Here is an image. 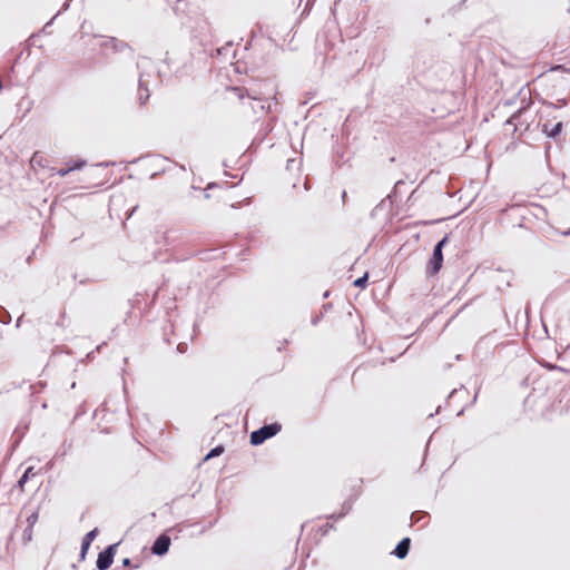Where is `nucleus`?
Returning <instances> with one entry per match:
<instances>
[{"mask_svg": "<svg viewBox=\"0 0 570 570\" xmlns=\"http://www.w3.org/2000/svg\"><path fill=\"white\" fill-rule=\"evenodd\" d=\"M70 171L69 169V166L67 165V167L65 168H60L58 169L57 174L60 176V177H66Z\"/></svg>", "mask_w": 570, "mask_h": 570, "instance_id": "obj_22", "label": "nucleus"}, {"mask_svg": "<svg viewBox=\"0 0 570 570\" xmlns=\"http://www.w3.org/2000/svg\"><path fill=\"white\" fill-rule=\"evenodd\" d=\"M367 282H368V273L365 272L362 276L357 277L354 282H353V285L355 287H358V288H365L366 285H367Z\"/></svg>", "mask_w": 570, "mask_h": 570, "instance_id": "obj_14", "label": "nucleus"}, {"mask_svg": "<svg viewBox=\"0 0 570 570\" xmlns=\"http://www.w3.org/2000/svg\"><path fill=\"white\" fill-rule=\"evenodd\" d=\"M119 544L120 542L109 544L98 553L96 561V568L98 570H107L111 567Z\"/></svg>", "mask_w": 570, "mask_h": 570, "instance_id": "obj_3", "label": "nucleus"}, {"mask_svg": "<svg viewBox=\"0 0 570 570\" xmlns=\"http://www.w3.org/2000/svg\"><path fill=\"white\" fill-rule=\"evenodd\" d=\"M108 165H109V163H100L98 166L107 167Z\"/></svg>", "mask_w": 570, "mask_h": 570, "instance_id": "obj_35", "label": "nucleus"}, {"mask_svg": "<svg viewBox=\"0 0 570 570\" xmlns=\"http://www.w3.org/2000/svg\"><path fill=\"white\" fill-rule=\"evenodd\" d=\"M2 232H3V227H0V236L2 235Z\"/></svg>", "mask_w": 570, "mask_h": 570, "instance_id": "obj_42", "label": "nucleus"}, {"mask_svg": "<svg viewBox=\"0 0 570 570\" xmlns=\"http://www.w3.org/2000/svg\"><path fill=\"white\" fill-rule=\"evenodd\" d=\"M28 480H29V479H28V474H22V475L20 476V479L18 480L17 485H18L20 489H22V488L24 487V484L28 482Z\"/></svg>", "mask_w": 570, "mask_h": 570, "instance_id": "obj_20", "label": "nucleus"}, {"mask_svg": "<svg viewBox=\"0 0 570 570\" xmlns=\"http://www.w3.org/2000/svg\"><path fill=\"white\" fill-rule=\"evenodd\" d=\"M527 107H520L515 112H513L511 115V117L505 121V125L507 126H512L513 127V132L517 131L518 129V125H522V122L520 121V118H521V115L527 110Z\"/></svg>", "mask_w": 570, "mask_h": 570, "instance_id": "obj_10", "label": "nucleus"}, {"mask_svg": "<svg viewBox=\"0 0 570 570\" xmlns=\"http://www.w3.org/2000/svg\"><path fill=\"white\" fill-rule=\"evenodd\" d=\"M137 208H138V206L136 205L130 210H128L126 214V218L129 219L134 215V213L137 210Z\"/></svg>", "mask_w": 570, "mask_h": 570, "instance_id": "obj_27", "label": "nucleus"}, {"mask_svg": "<svg viewBox=\"0 0 570 570\" xmlns=\"http://www.w3.org/2000/svg\"><path fill=\"white\" fill-rule=\"evenodd\" d=\"M63 317H65V313H62V314H61V316H60V318H61V320L57 321V325H58V326H61V325H62V320H63Z\"/></svg>", "mask_w": 570, "mask_h": 570, "instance_id": "obj_32", "label": "nucleus"}, {"mask_svg": "<svg viewBox=\"0 0 570 570\" xmlns=\"http://www.w3.org/2000/svg\"><path fill=\"white\" fill-rule=\"evenodd\" d=\"M60 13V11L43 27V30H46L49 26H51L53 19Z\"/></svg>", "mask_w": 570, "mask_h": 570, "instance_id": "obj_31", "label": "nucleus"}, {"mask_svg": "<svg viewBox=\"0 0 570 570\" xmlns=\"http://www.w3.org/2000/svg\"><path fill=\"white\" fill-rule=\"evenodd\" d=\"M170 535L166 531L163 532L155 539L151 546V553L159 557L165 556L170 548Z\"/></svg>", "mask_w": 570, "mask_h": 570, "instance_id": "obj_5", "label": "nucleus"}, {"mask_svg": "<svg viewBox=\"0 0 570 570\" xmlns=\"http://www.w3.org/2000/svg\"><path fill=\"white\" fill-rule=\"evenodd\" d=\"M37 520H38V512H33V513H31V514L28 517V520H27V521H28V523H29L30 525H32V524H35V523H36V521H37Z\"/></svg>", "mask_w": 570, "mask_h": 570, "instance_id": "obj_23", "label": "nucleus"}, {"mask_svg": "<svg viewBox=\"0 0 570 570\" xmlns=\"http://www.w3.org/2000/svg\"><path fill=\"white\" fill-rule=\"evenodd\" d=\"M22 318H23V315H21L20 317H18V320L16 321V327H17V328H19V327L21 326Z\"/></svg>", "mask_w": 570, "mask_h": 570, "instance_id": "obj_29", "label": "nucleus"}, {"mask_svg": "<svg viewBox=\"0 0 570 570\" xmlns=\"http://www.w3.org/2000/svg\"><path fill=\"white\" fill-rule=\"evenodd\" d=\"M33 470L35 465H29V468L23 472V474H28V479H30L31 476L37 474V472H35Z\"/></svg>", "mask_w": 570, "mask_h": 570, "instance_id": "obj_24", "label": "nucleus"}, {"mask_svg": "<svg viewBox=\"0 0 570 570\" xmlns=\"http://www.w3.org/2000/svg\"><path fill=\"white\" fill-rule=\"evenodd\" d=\"M100 48L111 50L114 53H125L130 60L134 59L132 47L116 37H104V40L100 42Z\"/></svg>", "mask_w": 570, "mask_h": 570, "instance_id": "obj_2", "label": "nucleus"}, {"mask_svg": "<svg viewBox=\"0 0 570 570\" xmlns=\"http://www.w3.org/2000/svg\"><path fill=\"white\" fill-rule=\"evenodd\" d=\"M282 430V424L278 422H273L268 424H264L263 426L254 430L249 435V442L252 445H261L268 439L275 436Z\"/></svg>", "mask_w": 570, "mask_h": 570, "instance_id": "obj_1", "label": "nucleus"}, {"mask_svg": "<svg viewBox=\"0 0 570 570\" xmlns=\"http://www.w3.org/2000/svg\"><path fill=\"white\" fill-rule=\"evenodd\" d=\"M10 322H11V314L3 306H0V323L7 325Z\"/></svg>", "mask_w": 570, "mask_h": 570, "instance_id": "obj_15", "label": "nucleus"}, {"mask_svg": "<svg viewBox=\"0 0 570 570\" xmlns=\"http://www.w3.org/2000/svg\"><path fill=\"white\" fill-rule=\"evenodd\" d=\"M186 348H187V344H185V343H179V344L177 345V351H178L179 353H184V352L186 351Z\"/></svg>", "mask_w": 570, "mask_h": 570, "instance_id": "obj_26", "label": "nucleus"}, {"mask_svg": "<svg viewBox=\"0 0 570 570\" xmlns=\"http://www.w3.org/2000/svg\"><path fill=\"white\" fill-rule=\"evenodd\" d=\"M122 566L124 567H130L131 566V560L129 558L122 559Z\"/></svg>", "mask_w": 570, "mask_h": 570, "instance_id": "obj_28", "label": "nucleus"}, {"mask_svg": "<svg viewBox=\"0 0 570 570\" xmlns=\"http://www.w3.org/2000/svg\"><path fill=\"white\" fill-rule=\"evenodd\" d=\"M225 451V446L223 444H218L216 446H214L213 449H210L204 456L203 459L200 460L199 463H206L207 461L214 459V458H217L219 455H222Z\"/></svg>", "mask_w": 570, "mask_h": 570, "instance_id": "obj_11", "label": "nucleus"}, {"mask_svg": "<svg viewBox=\"0 0 570 570\" xmlns=\"http://www.w3.org/2000/svg\"><path fill=\"white\" fill-rule=\"evenodd\" d=\"M328 295H330V294H328V292H325V293H324V297H325V298H326V297H328Z\"/></svg>", "mask_w": 570, "mask_h": 570, "instance_id": "obj_40", "label": "nucleus"}, {"mask_svg": "<svg viewBox=\"0 0 570 570\" xmlns=\"http://www.w3.org/2000/svg\"><path fill=\"white\" fill-rule=\"evenodd\" d=\"M563 129V124L561 121H558L552 126V128H549L548 124H544L542 127V132L551 139H556L560 136Z\"/></svg>", "mask_w": 570, "mask_h": 570, "instance_id": "obj_9", "label": "nucleus"}, {"mask_svg": "<svg viewBox=\"0 0 570 570\" xmlns=\"http://www.w3.org/2000/svg\"><path fill=\"white\" fill-rule=\"evenodd\" d=\"M321 318H322V315H318V316L314 317V318L312 320V324H313V325H316V324L320 322V320H321Z\"/></svg>", "mask_w": 570, "mask_h": 570, "instance_id": "obj_30", "label": "nucleus"}, {"mask_svg": "<svg viewBox=\"0 0 570 570\" xmlns=\"http://www.w3.org/2000/svg\"><path fill=\"white\" fill-rule=\"evenodd\" d=\"M411 549V538L405 537L399 541L394 550L391 552L394 557L400 560L405 559L409 556Z\"/></svg>", "mask_w": 570, "mask_h": 570, "instance_id": "obj_7", "label": "nucleus"}, {"mask_svg": "<svg viewBox=\"0 0 570 570\" xmlns=\"http://www.w3.org/2000/svg\"><path fill=\"white\" fill-rule=\"evenodd\" d=\"M166 532L167 533H174L175 538L177 539L178 535L183 532L181 524H176V525L169 528L168 530H166Z\"/></svg>", "mask_w": 570, "mask_h": 570, "instance_id": "obj_19", "label": "nucleus"}, {"mask_svg": "<svg viewBox=\"0 0 570 570\" xmlns=\"http://www.w3.org/2000/svg\"><path fill=\"white\" fill-rule=\"evenodd\" d=\"M563 235H564V236L570 235V230L563 232Z\"/></svg>", "mask_w": 570, "mask_h": 570, "instance_id": "obj_38", "label": "nucleus"}, {"mask_svg": "<svg viewBox=\"0 0 570 570\" xmlns=\"http://www.w3.org/2000/svg\"><path fill=\"white\" fill-rule=\"evenodd\" d=\"M86 160L85 159H75V160H70L67 163V165L69 166V169L70 171H75V170H80L82 169L85 166H86Z\"/></svg>", "mask_w": 570, "mask_h": 570, "instance_id": "obj_13", "label": "nucleus"}, {"mask_svg": "<svg viewBox=\"0 0 570 570\" xmlns=\"http://www.w3.org/2000/svg\"><path fill=\"white\" fill-rule=\"evenodd\" d=\"M145 88H148L146 82L142 80V77L139 78V82H138V91H145Z\"/></svg>", "mask_w": 570, "mask_h": 570, "instance_id": "obj_25", "label": "nucleus"}, {"mask_svg": "<svg viewBox=\"0 0 570 570\" xmlns=\"http://www.w3.org/2000/svg\"><path fill=\"white\" fill-rule=\"evenodd\" d=\"M449 243V235L445 234L440 240L436 242V244L434 245V247H439V249L441 252H443L444 247L448 245Z\"/></svg>", "mask_w": 570, "mask_h": 570, "instance_id": "obj_18", "label": "nucleus"}, {"mask_svg": "<svg viewBox=\"0 0 570 570\" xmlns=\"http://www.w3.org/2000/svg\"><path fill=\"white\" fill-rule=\"evenodd\" d=\"M429 518V513L425 511H414L411 514V524L419 523L423 521L424 519Z\"/></svg>", "mask_w": 570, "mask_h": 570, "instance_id": "obj_12", "label": "nucleus"}, {"mask_svg": "<svg viewBox=\"0 0 570 570\" xmlns=\"http://www.w3.org/2000/svg\"><path fill=\"white\" fill-rule=\"evenodd\" d=\"M443 252H441L439 247H433L432 255L426 264V276H435L441 271L443 266Z\"/></svg>", "mask_w": 570, "mask_h": 570, "instance_id": "obj_4", "label": "nucleus"}, {"mask_svg": "<svg viewBox=\"0 0 570 570\" xmlns=\"http://www.w3.org/2000/svg\"><path fill=\"white\" fill-rule=\"evenodd\" d=\"M463 409L459 411L458 415H461L463 413Z\"/></svg>", "mask_w": 570, "mask_h": 570, "instance_id": "obj_41", "label": "nucleus"}, {"mask_svg": "<svg viewBox=\"0 0 570 570\" xmlns=\"http://www.w3.org/2000/svg\"><path fill=\"white\" fill-rule=\"evenodd\" d=\"M98 533H99L98 528H95L85 534V537L81 540V547H80V553H79L80 560H85L87 552H88L92 541L98 535Z\"/></svg>", "mask_w": 570, "mask_h": 570, "instance_id": "obj_6", "label": "nucleus"}, {"mask_svg": "<svg viewBox=\"0 0 570 570\" xmlns=\"http://www.w3.org/2000/svg\"><path fill=\"white\" fill-rule=\"evenodd\" d=\"M69 1H70V0H67V1L65 2V4L62 6V10H67V9L69 8Z\"/></svg>", "mask_w": 570, "mask_h": 570, "instance_id": "obj_33", "label": "nucleus"}, {"mask_svg": "<svg viewBox=\"0 0 570 570\" xmlns=\"http://www.w3.org/2000/svg\"><path fill=\"white\" fill-rule=\"evenodd\" d=\"M293 161H294L293 159H288L287 167L289 166V163H293Z\"/></svg>", "mask_w": 570, "mask_h": 570, "instance_id": "obj_39", "label": "nucleus"}, {"mask_svg": "<svg viewBox=\"0 0 570 570\" xmlns=\"http://www.w3.org/2000/svg\"><path fill=\"white\" fill-rule=\"evenodd\" d=\"M215 523H216V520H214V521L209 522L208 528L213 527Z\"/></svg>", "mask_w": 570, "mask_h": 570, "instance_id": "obj_36", "label": "nucleus"}, {"mask_svg": "<svg viewBox=\"0 0 570 570\" xmlns=\"http://www.w3.org/2000/svg\"><path fill=\"white\" fill-rule=\"evenodd\" d=\"M355 501V497H350L348 499H346L343 504H342V510L340 513H333L331 515H328L327 518L328 519H332V520H340L342 518H344L353 508V503Z\"/></svg>", "mask_w": 570, "mask_h": 570, "instance_id": "obj_8", "label": "nucleus"}, {"mask_svg": "<svg viewBox=\"0 0 570 570\" xmlns=\"http://www.w3.org/2000/svg\"><path fill=\"white\" fill-rule=\"evenodd\" d=\"M331 529H334V525L331 523H326L325 525L320 528V530L322 531V535H326Z\"/></svg>", "mask_w": 570, "mask_h": 570, "instance_id": "obj_21", "label": "nucleus"}, {"mask_svg": "<svg viewBox=\"0 0 570 570\" xmlns=\"http://www.w3.org/2000/svg\"><path fill=\"white\" fill-rule=\"evenodd\" d=\"M345 197H346V191L344 190V191L342 193V198L344 199Z\"/></svg>", "mask_w": 570, "mask_h": 570, "instance_id": "obj_37", "label": "nucleus"}, {"mask_svg": "<svg viewBox=\"0 0 570 570\" xmlns=\"http://www.w3.org/2000/svg\"><path fill=\"white\" fill-rule=\"evenodd\" d=\"M12 438L13 442L11 444V448L13 449L20 443L21 439L23 438V431H21L20 428H17L12 434Z\"/></svg>", "mask_w": 570, "mask_h": 570, "instance_id": "obj_16", "label": "nucleus"}, {"mask_svg": "<svg viewBox=\"0 0 570 570\" xmlns=\"http://www.w3.org/2000/svg\"><path fill=\"white\" fill-rule=\"evenodd\" d=\"M149 97H150V92H149V89L148 88H145V91H139V97H138V100H139V104L141 106L146 105L147 101L149 100Z\"/></svg>", "mask_w": 570, "mask_h": 570, "instance_id": "obj_17", "label": "nucleus"}, {"mask_svg": "<svg viewBox=\"0 0 570 570\" xmlns=\"http://www.w3.org/2000/svg\"><path fill=\"white\" fill-rule=\"evenodd\" d=\"M478 392H479V390L475 392V394H474V396H473L472 404H473V403H475V401H476Z\"/></svg>", "mask_w": 570, "mask_h": 570, "instance_id": "obj_34", "label": "nucleus"}]
</instances>
